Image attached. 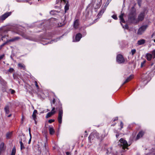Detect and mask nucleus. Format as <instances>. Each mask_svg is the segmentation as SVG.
Here are the masks:
<instances>
[{
	"label": "nucleus",
	"mask_w": 155,
	"mask_h": 155,
	"mask_svg": "<svg viewBox=\"0 0 155 155\" xmlns=\"http://www.w3.org/2000/svg\"><path fill=\"white\" fill-rule=\"evenodd\" d=\"M128 21L134 24H137L138 23L137 19L136 18V15L135 12L130 13L129 16Z\"/></svg>",
	"instance_id": "f257e3e1"
},
{
	"label": "nucleus",
	"mask_w": 155,
	"mask_h": 155,
	"mask_svg": "<svg viewBox=\"0 0 155 155\" xmlns=\"http://www.w3.org/2000/svg\"><path fill=\"white\" fill-rule=\"evenodd\" d=\"M119 141L120 142V146L122 147L123 149L122 151H125L126 150H125L126 149L127 150L128 149V147L129 146V145L127 142L126 140L122 138L120 139Z\"/></svg>",
	"instance_id": "f03ea898"
},
{
	"label": "nucleus",
	"mask_w": 155,
	"mask_h": 155,
	"mask_svg": "<svg viewBox=\"0 0 155 155\" xmlns=\"http://www.w3.org/2000/svg\"><path fill=\"white\" fill-rule=\"evenodd\" d=\"M59 110L58 116V122L61 124L62 122V117L63 116V112L62 109L61 105L59 106L58 107Z\"/></svg>",
	"instance_id": "7ed1b4c3"
},
{
	"label": "nucleus",
	"mask_w": 155,
	"mask_h": 155,
	"mask_svg": "<svg viewBox=\"0 0 155 155\" xmlns=\"http://www.w3.org/2000/svg\"><path fill=\"white\" fill-rule=\"evenodd\" d=\"M147 25H144L140 28L137 32V34L138 35H141L143 33L147 27Z\"/></svg>",
	"instance_id": "20e7f679"
},
{
	"label": "nucleus",
	"mask_w": 155,
	"mask_h": 155,
	"mask_svg": "<svg viewBox=\"0 0 155 155\" xmlns=\"http://www.w3.org/2000/svg\"><path fill=\"white\" fill-rule=\"evenodd\" d=\"M20 39V37H16L12 39L7 40L4 43L0 46V50L2 49L3 47L7 43H8L9 42H13L15 41L18 40Z\"/></svg>",
	"instance_id": "39448f33"
},
{
	"label": "nucleus",
	"mask_w": 155,
	"mask_h": 155,
	"mask_svg": "<svg viewBox=\"0 0 155 155\" xmlns=\"http://www.w3.org/2000/svg\"><path fill=\"white\" fill-rule=\"evenodd\" d=\"M116 61L118 63H124L125 60L122 55L118 54L117 57Z\"/></svg>",
	"instance_id": "423d86ee"
},
{
	"label": "nucleus",
	"mask_w": 155,
	"mask_h": 155,
	"mask_svg": "<svg viewBox=\"0 0 155 155\" xmlns=\"http://www.w3.org/2000/svg\"><path fill=\"white\" fill-rule=\"evenodd\" d=\"M124 15V13H121V14L119 16V18L120 20V22L121 23V24L122 26H123V28H124L125 29H128L129 27L127 25H125L124 26H123L122 25L121 22L124 23L125 22V21L123 18V16Z\"/></svg>",
	"instance_id": "0eeeda50"
},
{
	"label": "nucleus",
	"mask_w": 155,
	"mask_h": 155,
	"mask_svg": "<svg viewBox=\"0 0 155 155\" xmlns=\"http://www.w3.org/2000/svg\"><path fill=\"white\" fill-rule=\"evenodd\" d=\"M145 11L142 12L139 15L137 19L138 21V23L140 21H142L145 17Z\"/></svg>",
	"instance_id": "6e6552de"
},
{
	"label": "nucleus",
	"mask_w": 155,
	"mask_h": 155,
	"mask_svg": "<svg viewBox=\"0 0 155 155\" xmlns=\"http://www.w3.org/2000/svg\"><path fill=\"white\" fill-rule=\"evenodd\" d=\"M11 12H6L0 17V19L2 20H4L9 16L11 14Z\"/></svg>",
	"instance_id": "1a4fd4ad"
},
{
	"label": "nucleus",
	"mask_w": 155,
	"mask_h": 155,
	"mask_svg": "<svg viewBox=\"0 0 155 155\" xmlns=\"http://www.w3.org/2000/svg\"><path fill=\"white\" fill-rule=\"evenodd\" d=\"M93 133L95 137H96L97 139H100V140H102L105 136V135L104 136L102 135L101 137L99 136V134L96 131H94Z\"/></svg>",
	"instance_id": "9d476101"
},
{
	"label": "nucleus",
	"mask_w": 155,
	"mask_h": 155,
	"mask_svg": "<svg viewBox=\"0 0 155 155\" xmlns=\"http://www.w3.org/2000/svg\"><path fill=\"white\" fill-rule=\"evenodd\" d=\"M26 138L24 134H22L21 135H20L19 141H21L24 143H25L26 141Z\"/></svg>",
	"instance_id": "9b49d317"
},
{
	"label": "nucleus",
	"mask_w": 155,
	"mask_h": 155,
	"mask_svg": "<svg viewBox=\"0 0 155 155\" xmlns=\"http://www.w3.org/2000/svg\"><path fill=\"white\" fill-rule=\"evenodd\" d=\"M146 58L148 61H150L151 60L152 58H153V56L152 54L148 53L146 54Z\"/></svg>",
	"instance_id": "f8f14e48"
},
{
	"label": "nucleus",
	"mask_w": 155,
	"mask_h": 155,
	"mask_svg": "<svg viewBox=\"0 0 155 155\" xmlns=\"http://www.w3.org/2000/svg\"><path fill=\"white\" fill-rule=\"evenodd\" d=\"M82 37V35L80 33L77 34L75 37L76 41H79Z\"/></svg>",
	"instance_id": "ddd939ff"
},
{
	"label": "nucleus",
	"mask_w": 155,
	"mask_h": 155,
	"mask_svg": "<svg viewBox=\"0 0 155 155\" xmlns=\"http://www.w3.org/2000/svg\"><path fill=\"white\" fill-rule=\"evenodd\" d=\"M144 132L142 131H140L139 133L137 134L136 137L137 140H138L140 138L142 137L144 134Z\"/></svg>",
	"instance_id": "4468645a"
},
{
	"label": "nucleus",
	"mask_w": 155,
	"mask_h": 155,
	"mask_svg": "<svg viewBox=\"0 0 155 155\" xmlns=\"http://www.w3.org/2000/svg\"><path fill=\"white\" fill-rule=\"evenodd\" d=\"M145 42V40L143 39H142L138 40L137 41V44L138 45H141L144 44Z\"/></svg>",
	"instance_id": "2eb2a0df"
},
{
	"label": "nucleus",
	"mask_w": 155,
	"mask_h": 155,
	"mask_svg": "<svg viewBox=\"0 0 155 155\" xmlns=\"http://www.w3.org/2000/svg\"><path fill=\"white\" fill-rule=\"evenodd\" d=\"M37 113V111L36 110H34L33 111V114L32 115V117L33 120H35L36 119V114Z\"/></svg>",
	"instance_id": "dca6fc26"
},
{
	"label": "nucleus",
	"mask_w": 155,
	"mask_h": 155,
	"mask_svg": "<svg viewBox=\"0 0 155 155\" xmlns=\"http://www.w3.org/2000/svg\"><path fill=\"white\" fill-rule=\"evenodd\" d=\"M94 137L95 136L93 132L88 137V140L90 142H91V140H93Z\"/></svg>",
	"instance_id": "f3484780"
},
{
	"label": "nucleus",
	"mask_w": 155,
	"mask_h": 155,
	"mask_svg": "<svg viewBox=\"0 0 155 155\" xmlns=\"http://www.w3.org/2000/svg\"><path fill=\"white\" fill-rule=\"evenodd\" d=\"M79 25V21L78 20H75L74 23V27L77 28H78V26Z\"/></svg>",
	"instance_id": "a211bd4d"
},
{
	"label": "nucleus",
	"mask_w": 155,
	"mask_h": 155,
	"mask_svg": "<svg viewBox=\"0 0 155 155\" xmlns=\"http://www.w3.org/2000/svg\"><path fill=\"white\" fill-rule=\"evenodd\" d=\"M9 106L8 105H6L4 108V110L6 114H8L9 113Z\"/></svg>",
	"instance_id": "6ab92c4d"
},
{
	"label": "nucleus",
	"mask_w": 155,
	"mask_h": 155,
	"mask_svg": "<svg viewBox=\"0 0 155 155\" xmlns=\"http://www.w3.org/2000/svg\"><path fill=\"white\" fill-rule=\"evenodd\" d=\"M133 78V76L132 75H130L128 77L125 81L123 83V84H125V83H127L130 81Z\"/></svg>",
	"instance_id": "aec40b11"
},
{
	"label": "nucleus",
	"mask_w": 155,
	"mask_h": 155,
	"mask_svg": "<svg viewBox=\"0 0 155 155\" xmlns=\"http://www.w3.org/2000/svg\"><path fill=\"white\" fill-rule=\"evenodd\" d=\"M49 131L50 134L52 135L54 133V130L53 127H49Z\"/></svg>",
	"instance_id": "412c9836"
},
{
	"label": "nucleus",
	"mask_w": 155,
	"mask_h": 155,
	"mask_svg": "<svg viewBox=\"0 0 155 155\" xmlns=\"http://www.w3.org/2000/svg\"><path fill=\"white\" fill-rule=\"evenodd\" d=\"M4 143H2L0 146V152H1L4 150Z\"/></svg>",
	"instance_id": "4be33fe9"
},
{
	"label": "nucleus",
	"mask_w": 155,
	"mask_h": 155,
	"mask_svg": "<svg viewBox=\"0 0 155 155\" xmlns=\"http://www.w3.org/2000/svg\"><path fill=\"white\" fill-rule=\"evenodd\" d=\"M19 142L20 144L21 150H22L24 149L25 148V147L24 145L25 143L21 141H19Z\"/></svg>",
	"instance_id": "5701e85b"
},
{
	"label": "nucleus",
	"mask_w": 155,
	"mask_h": 155,
	"mask_svg": "<svg viewBox=\"0 0 155 155\" xmlns=\"http://www.w3.org/2000/svg\"><path fill=\"white\" fill-rule=\"evenodd\" d=\"M12 135V133H8L6 134V137L7 139H9L11 137Z\"/></svg>",
	"instance_id": "b1692460"
},
{
	"label": "nucleus",
	"mask_w": 155,
	"mask_h": 155,
	"mask_svg": "<svg viewBox=\"0 0 155 155\" xmlns=\"http://www.w3.org/2000/svg\"><path fill=\"white\" fill-rule=\"evenodd\" d=\"M18 66L19 67H20L21 69L24 70L25 69V66L23 64L19 63L18 64Z\"/></svg>",
	"instance_id": "393cba45"
},
{
	"label": "nucleus",
	"mask_w": 155,
	"mask_h": 155,
	"mask_svg": "<svg viewBox=\"0 0 155 155\" xmlns=\"http://www.w3.org/2000/svg\"><path fill=\"white\" fill-rule=\"evenodd\" d=\"M69 5L67 3L64 6L65 12H66V11L69 9Z\"/></svg>",
	"instance_id": "a878e982"
},
{
	"label": "nucleus",
	"mask_w": 155,
	"mask_h": 155,
	"mask_svg": "<svg viewBox=\"0 0 155 155\" xmlns=\"http://www.w3.org/2000/svg\"><path fill=\"white\" fill-rule=\"evenodd\" d=\"M15 152H16V149L15 148L13 147L12 151V153L11 155H15Z\"/></svg>",
	"instance_id": "bb28decb"
},
{
	"label": "nucleus",
	"mask_w": 155,
	"mask_h": 155,
	"mask_svg": "<svg viewBox=\"0 0 155 155\" xmlns=\"http://www.w3.org/2000/svg\"><path fill=\"white\" fill-rule=\"evenodd\" d=\"M53 114H52L50 112H48L46 116V118H48V117H50Z\"/></svg>",
	"instance_id": "cd10ccee"
},
{
	"label": "nucleus",
	"mask_w": 155,
	"mask_h": 155,
	"mask_svg": "<svg viewBox=\"0 0 155 155\" xmlns=\"http://www.w3.org/2000/svg\"><path fill=\"white\" fill-rule=\"evenodd\" d=\"M55 110V107H53L52 108L51 111L50 112L52 114H54L56 112V111Z\"/></svg>",
	"instance_id": "c85d7f7f"
},
{
	"label": "nucleus",
	"mask_w": 155,
	"mask_h": 155,
	"mask_svg": "<svg viewBox=\"0 0 155 155\" xmlns=\"http://www.w3.org/2000/svg\"><path fill=\"white\" fill-rule=\"evenodd\" d=\"M136 52V50L135 49H133L131 50V53L132 55H134Z\"/></svg>",
	"instance_id": "c756f323"
},
{
	"label": "nucleus",
	"mask_w": 155,
	"mask_h": 155,
	"mask_svg": "<svg viewBox=\"0 0 155 155\" xmlns=\"http://www.w3.org/2000/svg\"><path fill=\"white\" fill-rule=\"evenodd\" d=\"M146 60H144L141 63L140 67L141 68H142L143 66H144V64L146 62Z\"/></svg>",
	"instance_id": "7c9ffc66"
},
{
	"label": "nucleus",
	"mask_w": 155,
	"mask_h": 155,
	"mask_svg": "<svg viewBox=\"0 0 155 155\" xmlns=\"http://www.w3.org/2000/svg\"><path fill=\"white\" fill-rule=\"evenodd\" d=\"M152 54L153 56V58H155V49L152 51Z\"/></svg>",
	"instance_id": "2f4dec72"
},
{
	"label": "nucleus",
	"mask_w": 155,
	"mask_h": 155,
	"mask_svg": "<svg viewBox=\"0 0 155 155\" xmlns=\"http://www.w3.org/2000/svg\"><path fill=\"white\" fill-rule=\"evenodd\" d=\"M112 17L115 20H116L117 19V16L116 15H113L112 16Z\"/></svg>",
	"instance_id": "473e14b6"
},
{
	"label": "nucleus",
	"mask_w": 155,
	"mask_h": 155,
	"mask_svg": "<svg viewBox=\"0 0 155 155\" xmlns=\"http://www.w3.org/2000/svg\"><path fill=\"white\" fill-rule=\"evenodd\" d=\"M35 86H36V87H37V89H38L39 88V87L38 85V83H37V81H35Z\"/></svg>",
	"instance_id": "72a5a7b5"
},
{
	"label": "nucleus",
	"mask_w": 155,
	"mask_h": 155,
	"mask_svg": "<svg viewBox=\"0 0 155 155\" xmlns=\"http://www.w3.org/2000/svg\"><path fill=\"white\" fill-rule=\"evenodd\" d=\"M123 125H124V124H123V123L122 122V121H121L120 122V127H121V129H120V130H121V129L123 128Z\"/></svg>",
	"instance_id": "f704fd0d"
},
{
	"label": "nucleus",
	"mask_w": 155,
	"mask_h": 155,
	"mask_svg": "<svg viewBox=\"0 0 155 155\" xmlns=\"http://www.w3.org/2000/svg\"><path fill=\"white\" fill-rule=\"evenodd\" d=\"M104 12V10H101L100 12L98 14V15H102L103 13Z\"/></svg>",
	"instance_id": "c9c22d12"
},
{
	"label": "nucleus",
	"mask_w": 155,
	"mask_h": 155,
	"mask_svg": "<svg viewBox=\"0 0 155 155\" xmlns=\"http://www.w3.org/2000/svg\"><path fill=\"white\" fill-rule=\"evenodd\" d=\"M54 119H50L49 120L48 122L49 123H51L52 122H54Z\"/></svg>",
	"instance_id": "e433bc0d"
},
{
	"label": "nucleus",
	"mask_w": 155,
	"mask_h": 155,
	"mask_svg": "<svg viewBox=\"0 0 155 155\" xmlns=\"http://www.w3.org/2000/svg\"><path fill=\"white\" fill-rule=\"evenodd\" d=\"M14 71V69L13 68H10L8 70V71L10 72H12Z\"/></svg>",
	"instance_id": "4c0bfd02"
},
{
	"label": "nucleus",
	"mask_w": 155,
	"mask_h": 155,
	"mask_svg": "<svg viewBox=\"0 0 155 155\" xmlns=\"http://www.w3.org/2000/svg\"><path fill=\"white\" fill-rule=\"evenodd\" d=\"M46 146H47V142L45 143L43 147L45 149H46Z\"/></svg>",
	"instance_id": "58836bf2"
},
{
	"label": "nucleus",
	"mask_w": 155,
	"mask_h": 155,
	"mask_svg": "<svg viewBox=\"0 0 155 155\" xmlns=\"http://www.w3.org/2000/svg\"><path fill=\"white\" fill-rule=\"evenodd\" d=\"M145 77H146V78H145V77L143 78V79H144V80H143V81H145L146 80L147 81V82H148L149 81H148V80L147 78V76H145Z\"/></svg>",
	"instance_id": "ea45409f"
},
{
	"label": "nucleus",
	"mask_w": 155,
	"mask_h": 155,
	"mask_svg": "<svg viewBox=\"0 0 155 155\" xmlns=\"http://www.w3.org/2000/svg\"><path fill=\"white\" fill-rule=\"evenodd\" d=\"M4 56L5 55L4 54L1 55L0 56V61L3 58Z\"/></svg>",
	"instance_id": "a19ab883"
},
{
	"label": "nucleus",
	"mask_w": 155,
	"mask_h": 155,
	"mask_svg": "<svg viewBox=\"0 0 155 155\" xmlns=\"http://www.w3.org/2000/svg\"><path fill=\"white\" fill-rule=\"evenodd\" d=\"M137 3L139 6H140L141 4V2H137Z\"/></svg>",
	"instance_id": "79ce46f5"
},
{
	"label": "nucleus",
	"mask_w": 155,
	"mask_h": 155,
	"mask_svg": "<svg viewBox=\"0 0 155 155\" xmlns=\"http://www.w3.org/2000/svg\"><path fill=\"white\" fill-rule=\"evenodd\" d=\"M31 136H30V138L29 140V141H28V143L29 144H30L31 142Z\"/></svg>",
	"instance_id": "37998d69"
},
{
	"label": "nucleus",
	"mask_w": 155,
	"mask_h": 155,
	"mask_svg": "<svg viewBox=\"0 0 155 155\" xmlns=\"http://www.w3.org/2000/svg\"><path fill=\"white\" fill-rule=\"evenodd\" d=\"M66 154L67 155H70V153L69 152H66Z\"/></svg>",
	"instance_id": "c03bdc74"
},
{
	"label": "nucleus",
	"mask_w": 155,
	"mask_h": 155,
	"mask_svg": "<svg viewBox=\"0 0 155 155\" xmlns=\"http://www.w3.org/2000/svg\"><path fill=\"white\" fill-rule=\"evenodd\" d=\"M29 134L30 136H31V130H30V128H29Z\"/></svg>",
	"instance_id": "a18cd8bd"
},
{
	"label": "nucleus",
	"mask_w": 155,
	"mask_h": 155,
	"mask_svg": "<svg viewBox=\"0 0 155 155\" xmlns=\"http://www.w3.org/2000/svg\"><path fill=\"white\" fill-rule=\"evenodd\" d=\"M11 93L12 94H13L15 93V91L11 89Z\"/></svg>",
	"instance_id": "49530a36"
},
{
	"label": "nucleus",
	"mask_w": 155,
	"mask_h": 155,
	"mask_svg": "<svg viewBox=\"0 0 155 155\" xmlns=\"http://www.w3.org/2000/svg\"><path fill=\"white\" fill-rule=\"evenodd\" d=\"M118 120V117H116L114 120H113V121H115V120Z\"/></svg>",
	"instance_id": "de8ad7c7"
},
{
	"label": "nucleus",
	"mask_w": 155,
	"mask_h": 155,
	"mask_svg": "<svg viewBox=\"0 0 155 155\" xmlns=\"http://www.w3.org/2000/svg\"><path fill=\"white\" fill-rule=\"evenodd\" d=\"M6 35L3 36L2 37V40H3V38H5V37Z\"/></svg>",
	"instance_id": "09e8293b"
},
{
	"label": "nucleus",
	"mask_w": 155,
	"mask_h": 155,
	"mask_svg": "<svg viewBox=\"0 0 155 155\" xmlns=\"http://www.w3.org/2000/svg\"><path fill=\"white\" fill-rule=\"evenodd\" d=\"M119 136V134H116V136L117 138Z\"/></svg>",
	"instance_id": "8fccbe9b"
},
{
	"label": "nucleus",
	"mask_w": 155,
	"mask_h": 155,
	"mask_svg": "<svg viewBox=\"0 0 155 155\" xmlns=\"http://www.w3.org/2000/svg\"><path fill=\"white\" fill-rule=\"evenodd\" d=\"M52 102H53V104L55 102V99H53Z\"/></svg>",
	"instance_id": "3c124183"
},
{
	"label": "nucleus",
	"mask_w": 155,
	"mask_h": 155,
	"mask_svg": "<svg viewBox=\"0 0 155 155\" xmlns=\"http://www.w3.org/2000/svg\"><path fill=\"white\" fill-rule=\"evenodd\" d=\"M111 149H112V148H109L108 149V150H107V151H108L109 150H111Z\"/></svg>",
	"instance_id": "603ef678"
},
{
	"label": "nucleus",
	"mask_w": 155,
	"mask_h": 155,
	"mask_svg": "<svg viewBox=\"0 0 155 155\" xmlns=\"http://www.w3.org/2000/svg\"><path fill=\"white\" fill-rule=\"evenodd\" d=\"M11 116H12V114H10L8 116V117H10Z\"/></svg>",
	"instance_id": "864d4df0"
},
{
	"label": "nucleus",
	"mask_w": 155,
	"mask_h": 155,
	"mask_svg": "<svg viewBox=\"0 0 155 155\" xmlns=\"http://www.w3.org/2000/svg\"><path fill=\"white\" fill-rule=\"evenodd\" d=\"M54 41V40H52V41H51V42L50 43H52Z\"/></svg>",
	"instance_id": "5fc2aeb1"
},
{
	"label": "nucleus",
	"mask_w": 155,
	"mask_h": 155,
	"mask_svg": "<svg viewBox=\"0 0 155 155\" xmlns=\"http://www.w3.org/2000/svg\"><path fill=\"white\" fill-rule=\"evenodd\" d=\"M61 1H63V2H64V3H66V0H61Z\"/></svg>",
	"instance_id": "6e6d98bb"
},
{
	"label": "nucleus",
	"mask_w": 155,
	"mask_h": 155,
	"mask_svg": "<svg viewBox=\"0 0 155 155\" xmlns=\"http://www.w3.org/2000/svg\"><path fill=\"white\" fill-rule=\"evenodd\" d=\"M36 120H35V124H37V122H36Z\"/></svg>",
	"instance_id": "4d7b16f0"
},
{
	"label": "nucleus",
	"mask_w": 155,
	"mask_h": 155,
	"mask_svg": "<svg viewBox=\"0 0 155 155\" xmlns=\"http://www.w3.org/2000/svg\"><path fill=\"white\" fill-rule=\"evenodd\" d=\"M137 2H141V0H137Z\"/></svg>",
	"instance_id": "13d9d810"
},
{
	"label": "nucleus",
	"mask_w": 155,
	"mask_h": 155,
	"mask_svg": "<svg viewBox=\"0 0 155 155\" xmlns=\"http://www.w3.org/2000/svg\"><path fill=\"white\" fill-rule=\"evenodd\" d=\"M148 77H149V76H148ZM147 78V79L148 81L149 80V77H148V78Z\"/></svg>",
	"instance_id": "bf43d9fd"
},
{
	"label": "nucleus",
	"mask_w": 155,
	"mask_h": 155,
	"mask_svg": "<svg viewBox=\"0 0 155 155\" xmlns=\"http://www.w3.org/2000/svg\"><path fill=\"white\" fill-rule=\"evenodd\" d=\"M154 42H155V39H154Z\"/></svg>",
	"instance_id": "052dcab7"
},
{
	"label": "nucleus",
	"mask_w": 155,
	"mask_h": 155,
	"mask_svg": "<svg viewBox=\"0 0 155 155\" xmlns=\"http://www.w3.org/2000/svg\"><path fill=\"white\" fill-rule=\"evenodd\" d=\"M85 133H87V131H85Z\"/></svg>",
	"instance_id": "680f3d73"
},
{
	"label": "nucleus",
	"mask_w": 155,
	"mask_h": 155,
	"mask_svg": "<svg viewBox=\"0 0 155 155\" xmlns=\"http://www.w3.org/2000/svg\"><path fill=\"white\" fill-rule=\"evenodd\" d=\"M47 110H48V111H49V110H48V109Z\"/></svg>",
	"instance_id": "e2e57ef3"
}]
</instances>
